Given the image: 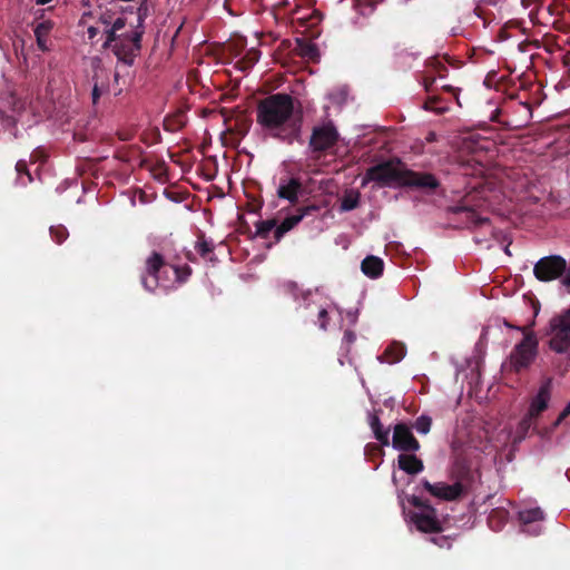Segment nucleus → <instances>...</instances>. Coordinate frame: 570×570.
Listing matches in <instances>:
<instances>
[{"label": "nucleus", "instance_id": "nucleus-1", "mask_svg": "<svg viewBox=\"0 0 570 570\" xmlns=\"http://www.w3.org/2000/svg\"><path fill=\"white\" fill-rule=\"evenodd\" d=\"M256 124L266 137L293 145L301 139L303 116L291 95L276 92L257 101Z\"/></svg>", "mask_w": 570, "mask_h": 570}, {"label": "nucleus", "instance_id": "nucleus-7", "mask_svg": "<svg viewBox=\"0 0 570 570\" xmlns=\"http://www.w3.org/2000/svg\"><path fill=\"white\" fill-rule=\"evenodd\" d=\"M567 273V261L560 255L540 258L533 267V274L540 282H551Z\"/></svg>", "mask_w": 570, "mask_h": 570}, {"label": "nucleus", "instance_id": "nucleus-50", "mask_svg": "<svg viewBox=\"0 0 570 570\" xmlns=\"http://www.w3.org/2000/svg\"><path fill=\"white\" fill-rule=\"evenodd\" d=\"M570 415V403H568L564 409L559 414V421L566 420Z\"/></svg>", "mask_w": 570, "mask_h": 570}, {"label": "nucleus", "instance_id": "nucleus-28", "mask_svg": "<svg viewBox=\"0 0 570 570\" xmlns=\"http://www.w3.org/2000/svg\"><path fill=\"white\" fill-rule=\"evenodd\" d=\"M276 227H277V220L275 218L259 220L256 223V235L263 239H267L272 232L275 235Z\"/></svg>", "mask_w": 570, "mask_h": 570}, {"label": "nucleus", "instance_id": "nucleus-57", "mask_svg": "<svg viewBox=\"0 0 570 570\" xmlns=\"http://www.w3.org/2000/svg\"><path fill=\"white\" fill-rule=\"evenodd\" d=\"M116 157H117V158H119V159H121V160H127V159L121 155V153H120V151H118V153H117V156H116Z\"/></svg>", "mask_w": 570, "mask_h": 570}, {"label": "nucleus", "instance_id": "nucleus-35", "mask_svg": "<svg viewBox=\"0 0 570 570\" xmlns=\"http://www.w3.org/2000/svg\"><path fill=\"white\" fill-rule=\"evenodd\" d=\"M51 238L57 244H62L69 236L68 229L63 225H56L50 227Z\"/></svg>", "mask_w": 570, "mask_h": 570}, {"label": "nucleus", "instance_id": "nucleus-21", "mask_svg": "<svg viewBox=\"0 0 570 570\" xmlns=\"http://www.w3.org/2000/svg\"><path fill=\"white\" fill-rule=\"evenodd\" d=\"M406 354V347L403 343L393 342L390 344L383 354L379 356L381 362H386L389 364H394L400 362Z\"/></svg>", "mask_w": 570, "mask_h": 570}, {"label": "nucleus", "instance_id": "nucleus-31", "mask_svg": "<svg viewBox=\"0 0 570 570\" xmlns=\"http://www.w3.org/2000/svg\"><path fill=\"white\" fill-rule=\"evenodd\" d=\"M330 322V316L326 307L316 306V317H311V323L317 325L322 330H326Z\"/></svg>", "mask_w": 570, "mask_h": 570}, {"label": "nucleus", "instance_id": "nucleus-16", "mask_svg": "<svg viewBox=\"0 0 570 570\" xmlns=\"http://www.w3.org/2000/svg\"><path fill=\"white\" fill-rule=\"evenodd\" d=\"M551 390H552V380H544L537 393V395L532 399L528 413L531 416L538 417L543 411L548 409L549 401L551 399Z\"/></svg>", "mask_w": 570, "mask_h": 570}, {"label": "nucleus", "instance_id": "nucleus-24", "mask_svg": "<svg viewBox=\"0 0 570 570\" xmlns=\"http://www.w3.org/2000/svg\"><path fill=\"white\" fill-rule=\"evenodd\" d=\"M361 194L358 190L350 189L345 191L342 200L340 209L342 212H350L358 207L360 205Z\"/></svg>", "mask_w": 570, "mask_h": 570}, {"label": "nucleus", "instance_id": "nucleus-60", "mask_svg": "<svg viewBox=\"0 0 570 570\" xmlns=\"http://www.w3.org/2000/svg\"><path fill=\"white\" fill-rule=\"evenodd\" d=\"M187 258H188L189 261H191V262H194V261H195V258L193 257V255H191L190 253H188V254H187Z\"/></svg>", "mask_w": 570, "mask_h": 570}, {"label": "nucleus", "instance_id": "nucleus-13", "mask_svg": "<svg viewBox=\"0 0 570 570\" xmlns=\"http://www.w3.org/2000/svg\"><path fill=\"white\" fill-rule=\"evenodd\" d=\"M439 186L440 181L433 174L405 168L402 187L434 191Z\"/></svg>", "mask_w": 570, "mask_h": 570}, {"label": "nucleus", "instance_id": "nucleus-12", "mask_svg": "<svg viewBox=\"0 0 570 570\" xmlns=\"http://www.w3.org/2000/svg\"><path fill=\"white\" fill-rule=\"evenodd\" d=\"M421 485L431 495L444 501H455L464 492V487L461 482H455L454 484H446L444 482L431 483L424 479L421 481Z\"/></svg>", "mask_w": 570, "mask_h": 570}, {"label": "nucleus", "instance_id": "nucleus-19", "mask_svg": "<svg viewBox=\"0 0 570 570\" xmlns=\"http://www.w3.org/2000/svg\"><path fill=\"white\" fill-rule=\"evenodd\" d=\"M361 271L370 278H377L383 274L384 262L377 256L368 255L362 261Z\"/></svg>", "mask_w": 570, "mask_h": 570}, {"label": "nucleus", "instance_id": "nucleus-2", "mask_svg": "<svg viewBox=\"0 0 570 570\" xmlns=\"http://www.w3.org/2000/svg\"><path fill=\"white\" fill-rule=\"evenodd\" d=\"M147 17V8L140 6L137 13V24H131L130 31L121 32L116 43L110 49L118 61L125 66H132L141 50V40L145 33L144 22Z\"/></svg>", "mask_w": 570, "mask_h": 570}, {"label": "nucleus", "instance_id": "nucleus-17", "mask_svg": "<svg viewBox=\"0 0 570 570\" xmlns=\"http://www.w3.org/2000/svg\"><path fill=\"white\" fill-rule=\"evenodd\" d=\"M303 191V184L298 178L292 177L289 179H282L278 188L277 196L282 199L288 200L291 204L298 202V196Z\"/></svg>", "mask_w": 570, "mask_h": 570}, {"label": "nucleus", "instance_id": "nucleus-32", "mask_svg": "<svg viewBox=\"0 0 570 570\" xmlns=\"http://www.w3.org/2000/svg\"><path fill=\"white\" fill-rule=\"evenodd\" d=\"M428 67L435 72V77L445 78L448 76L446 63L438 57L431 58L428 61Z\"/></svg>", "mask_w": 570, "mask_h": 570}, {"label": "nucleus", "instance_id": "nucleus-6", "mask_svg": "<svg viewBox=\"0 0 570 570\" xmlns=\"http://www.w3.org/2000/svg\"><path fill=\"white\" fill-rule=\"evenodd\" d=\"M409 502L420 510L411 514V521L419 531L425 533H439L442 531V523L438 518L435 508L416 495H412Z\"/></svg>", "mask_w": 570, "mask_h": 570}, {"label": "nucleus", "instance_id": "nucleus-41", "mask_svg": "<svg viewBox=\"0 0 570 570\" xmlns=\"http://www.w3.org/2000/svg\"><path fill=\"white\" fill-rule=\"evenodd\" d=\"M355 341L356 334L352 330H346L342 340V346L346 350V353L350 352V348L355 343Z\"/></svg>", "mask_w": 570, "mask_h": 570}, {"label": "nucleus", "instance_id": "nucleus-27", "mask_svg": "<svg viewBox=\"0 0 570 570\" xmlns=\"http://www.w3.org/2000/svg\"><path fill=\"white\" fill-rule=\"evenodd\" d=\"M543 519V512L540 508H532L519 512V520L523 525L541 521Z\"/></svg>", "mask_w": 570, "mask_h": 570}, {"label": "nucleus", "instance_id": "nucleus-51", "mask_svg": "<svg viewBox=\"0 0 570 570\" xmlns=\"http://www.w3.org/2000/svg\"><path fill=\"white\" fill-rule=\"evenodd\" d=\"M87 32L89 39H94L98 35V29L96 27H89Z\"/></svg>", "mask_w": 570, "mask_h": 570}, {"label": "nucleus", "instance_id": "nucleus-33", "mask_svg": "<svg viewBox=\"0 0 570 570\" xmlns=\"http://www.w3.org/2000/svg\"><path fill=\"white\" fill-rule=\"evenodd\" d=\"M281 291L291 297H293L295 301H298L302 298V294L304 293L301 291L298 285L293 281H286L281 285Z\"/></svg>", "mask_w": 570, "mask_h": 570}, {"label": "nucleus", "instance_id": "nucleus-26", "mask_svg": "<svg viewBox=\"0 0 570 570\" xmlns=\"http://www.w3.org/2000/svg\"><path fill=\"white\" fill-rule=\"evenodd\" d=\"M302 301H303V303L299 305V308H303L304 311H306V314L304 315L305 321L311 322V317H316V306H321V305L312 299L311 292L303 293Z\"/></svg>", "mask_w": 570, "mask_h": 570}, {"label": "nucleus", "instance_id": "nucleus-62", "mask_svg": "<svg viewBox=\"0 0 570 570\" xmlns=\"http://www.w3.org/2000/svg\"><path fill=\"white\" fill-rule=\"evenodd\" d=\"M504 252H505L508 255H511V254H510V250H509V247H505Z\"/></svg>", "mask_w": 570, "mask_h": 570}, {"label": "nucleus", "instance_id": "nucleus-8", "mask_svg": "<svg viewBox=\"0 0 570 570\" xmlns=\"http://www.w3.org/2000/svg\"><path fill=\"white\" fill-rule=\"evenodd\" d=\"M481 206V202L478 198L476 193H469L464 195L455 205L449 206L448 212L452 214H464L466 222L473 226H481L489 223L488 217L479 215L478 209Z\"/></svg>", "mask_w": 570, "mask_h": 570}, {"label": "nucleus", "instance_id": "nucleus-56", "mask_svg": "<svg viewBox=\"0 0 570 570\" xmlns=\"http://www.w3.org/2000/svg\"><path fill=\"white\" fill-rule=\"evenodd\" d=\"M443 89L446 90V91H453V87L452 86H443Z\"/></svg>", "mask_w": 570, "mask_h": 570}, {"label": "nucleus", "instance_id": "nucleus-39", "mask_svg": "<svg viewBox=\"0 0 570 570\" xmlns=\"http://www.w3.org/2000/svg\"><path fill=\"white\" fill-rule=\"evenodd\" d=\"M170 267L174 269L176 278L180 283L186 282L187 278L191 274V268L188 265H185L183 267H178V266H170Z\"/></svg>", "mask_w": 570, "mask_h": 570}, {"label": "nucleus", "instance_id": "nucleus-14", "mask_svg": "<svg viewBox=\"0 0 570 570\" xmlns=\"http://www.w3.org/2000/svg\"><path fill=\"white\" fill-rule=\"evenodd\" d=\"M321 209L318 205H306L297 209V214L286 217L281 224H277L275 228V242H279L286 233L297 226L304 217L313 215Z\"/></svg>", "mask_w": 570, "mask_h": 570}, {"label": "nucleus", "instance_id": "nucleus-20", "mask_svg": "<svg viewBox=\"0 0 570 570\" xmlns=\"http://www.w3.org/2000/svg\"><path fill=\"white\" fill-rule=\"evenodd\" d=\"M368 424L372 429L374 438L382 446L390 445V429H384L376 413H368Z\"/></svg>", "mask_w": 570, "mask_h": 570}, {"label": "nucleus", "instance_id": "nucleus-45", "mask_svg": "<svg viewBox=\"0 0 570 570\" xmlns=\"http://www.w3.org/2000/svg\"><path fill=\"white\" fill-rule=\"evenodd\" d=\"M435 78H436L435 76H425L423 78V86H424V89L426 92L432 91V87L434 85Z\"/></svg>", "mask_w": 570, "mask_h": 570}, {"label": "nucleus", "instance_id": "nucleus-4", "mask_svg": "<svg viewBox=\"0 0 570 570\" xmlns=\"http://www.w3.org/2000/svg\"><path fill=\"white\" fill-rule=\"evenodd\" d=\"M405 166L400 159H390L370 167L362 181L365 186L368 181H375L380 186H399L402 187Z\"/></svg>", "mask_w": 570, "mask_h": 570}, {"label": "nucleus", "instance_id": "nucleus-22", "mask_svg": "<svg viewBox=\"0 0 570 570\" xmlns=\"http://www.w3.org/2000/svg\"><path fill=\"white\" fill-rule=\"evenodd\" d=\"M186 122V114L183 110H177L165 117L163 126L166 131L177 132L185 127Z\"/></svg>", "mask_w": 570, "mask_h": 570}, {"label": "nucleus", "instance_id": "nucleus-40", "mask_svg": "<svg viewBox=\"0 0 570 570\" xmlns=\"http://www.w3.org/2000/svg\"><path fill=\"white\" fill-rule=\"evenodd\" d=\"M537 417L531 416L530 413H527V415L520 421L518 426V432L521 433L523 436L528 433V431L531 429L533 424V420Z\"/></svg>", "mask_w": 570, "mask_h": 570}, {"label": "nucleus", "instance_id": "nucleus-53", "mask_svg": "<svg viewBox=\"0 0 570 570\" xmlns=\"http://www.w3.org/2000/svg\"><path fill=\"white\" fill-rule=\"evenodd\" d=\"M561 423H562V421H559V416H558L557 420L552 423L549 432L554 431Z\"/></svg>", "mask_w": 570, "mask_h": 570}, {"label": "nucleus", "instance_id": "nucleus-49", "mask_svg": "<svg viewBox=\"0 0 570 570\" xmlns=\"http://www.w3.org/2000/svg\"><path fill=\"white\" fill-rule=\"evenodd\" d=\"M36 39H37V45H38L39 49L42 51L47 50V38L36 36Z\"/></svg>", "mask_w": 570, "mask_h": 570}, {"label": "nucleus", "instance_id": "nucleus-58", "mask_svg": "<svg viewBox=\"0 0 570 570\" xmlns=\"http://www.w3.org/2000/svg\"><path fill=\"white\" fill-rule=\"evenodd\" d=\"M504 324H505V326H508V327H511V328H515V330H518V328H517L518 326H513V325H511V324H510V323H508V322H504Z\"/></svg>", "mask_w": 570, "mask_h": 570}, {"label": "nucleus", "instance_id": "nucleus-9", "mask_svg": "<svg viewBox=\"0 0 570 570\" xmlns=\"http://www.w3.org/2000/svg\"><path fill=\"white\" fill-rule=\"evenodd\" d=\"M338 132L333 124L314 127L309 138V148L314 153H323L336 145Z\"/></svg>", "mask_w": 570, "mask_h": 570}, {"label": "nucleus", "instance_id": "nucleus-38", "mask_svg": "<svg viewBox=\"0 0 570 570\" xmlns=\"http://www.w3.org/2000/svg\"><path fill=\"white\" fill-rule=\"evenodd\" d=\"M52 28H53V22L50 20H45L36 26L33 32H35V36L47 38L48 35L50 33V31L52 30Z\"/></svg>", "mask_w": 570, "mask_h": 570}, {"label": "nucleus", "instance_id": "nucleus-47", "mask_svg": "<svg viewBox=\"0 0 570 570\" xmlns=\"http://www.w3.org/2000/svg\"><path fill=\"white\" fill-rule=\"evenodd\" d=\"M503 514H504V512H503V511H499V510H493V511L490 513V515H489V523H490V527H491L492 529H494V527H493V521H494V519H495V518H499V519H500V518H502V517H503Z\"/></svg>", "mask_w": 570, "mask_h": 570}, {"label": "nucleus", "instance_id": "nucleus-29", "mask_svg": "<svg viewBox=\"0 0 570 570\" xmlns=\"http://www.w3.org/2000/svg\"><path fill=\"white\" fill-rule=\"evenodd\" d=\"M252 127V119L245 114L239 112L235 119L233 131L240 137H245Z\"/></svg>", "mask_w": 570, "mask_h": 570}, {"label": "nucleus", "instance_id": "nucleus-48", "mask_svg": "<svg viewBox=\"0 0 570 570\" xmlns=\"http://www.w3.org/2000/svg\"><path fill=\"white\" fill-rule=\"evenodd\" d=\"M101 96V90L98 85H95L91 91L92 102L96 105Z\"/></svg>", "mask_w": 570, "mask_h": 570}, {"label": "nucleus", "instance_id": "nucleus-5", "mask_svg": "<svg viewBox=\"0 0 570 570\" xmlns=\"http://www.w3.org/2000/svg\"><path fill=\"white\" fill-rule=\"evenodd\" d=\"M547 334L551 336L549 347L553 352L570 355V308L549 321Z\"/></svg>", "mask_w": 570, "mask_h": 570}, {"label": "nucleus", "instance_id": "nucleus-3", "mask_svg": "<svg viewBox=\"0 0 570 570\" xmlns=\"http://www.w3.org/2000/svg\"><path fill=\"white\" fill-rule=\"evenodd\" d=\"M517 328L523 333V338L512 348L507 362V367L511 372L520 373L528 370L535 361L539 351V342L532 331H528L527 327Z\"/></svg>", "mask_w": 570, "mask_h": 570}, {"label": "nucleus", "instance_id": "nucleus-59", "mask_svg": "<svg viewBox=\"0 0 570 570\" xmlns=\"http://www.w3.org/2000/svg\"><path fill=\"white\" fill-rule=\"evenodd\" d=\"M433 139H434V134H432V132H431V134L429 135V137H428V140H429V141H432Z\"/></svg>", "mask_w": 570, "mask_h": 570}, {"label": "nucleus", "instance_id": "nucleus-11", "mask_svg": "<svg viewBox=\"0 0 570 570\" xmlns=\"http://www.w3.org/2000/svg\"><path fill=\"white\" fill-rule=\"evenodd\" d=\"M392 445L403 453H415L420 450V442L405 423H397L393 429Z\"/></svg>", "mask_w": 570, "mask_h": 570}, {"label": "nucleus", "instance_id": "nucleus-25", "mask_svg": "<svg viewBox=\"0 0 570 570\" xmlns=\"http://www.w3.org/2000/svg\"><path fill=\"white\" fill-rule=\"evenodd\" d=\"M297 46L299 50V56L303 58H307L309 60L316 61L320 58V51L315 43L297 40Z\"/></svg>", "mask_w": 570, "mask_h": 570}, {"label": "nucleus", "instance_id": "nucleus-18", "mask_svg": "<svg viewBox=\"0 0 570 570\" xmlns=\"http://www.w3.org/2000/svg\"><path fill=\"white\" fill-rule=\"evenodd\" d=\"M399 469L410 475H415L424 470L423 461L414 453H402L397 456Z\"/></svg>", "mask_w": 570, "mask_h": 570}, {"label": "nucleus", "instance_id": "nucleus-52", "mask_svg": "<svg viewBox=\"0 0 570 570\" xmlns=\"http://www.w3.org/2000/svg\"><path fill=\"white\" fill-rule=\"evenodd\" d=\"M40 156H42V154L38 150L33 151L31 155H30V161L33 163V161H37Z\"/></svg>", "mask_w": 570, "mask_h": 570}, {"label": "nucleus", "instance_id": "nucleus-63", "mask_svg": "<svg viewBox=\"0 0 570 570\" xmlns=\"http://www.w3.org/2000/svg\"><path fill=\"white\" fill-rule=\"evenodd\" d=\"M569 403H570V401H569Z\"/></svg>", "mask_w": 570, "mask_h": 570}, {"label": "nucleus", "instance_id": "nucleus-30", "mask_svg": "<svg viewBox=\"0 0 570 570\" xmlns=\"http://www.w3.org/2000/svg\"><path fill=\"white\" fill-rule=\"evenodd\" d=\"M195 249L197 253L205 259L210 262L214 261V257L210 256L214 252V245L212 242L207 240L204 235H202L198 242L195 245Z\"/></svg>", "mask_w": 570, "mask_h": 570}, {"label": "nucleus", "instance_id": "nucleus-34", "mask_svg": "<svg viewBox=\"0 0 570 570\" xmlns=\"http://www.w3.org/2000/svg\"><path fill=\"white\" fill-rule=\"evenodd\" d=\"M431 426L432 419L425 414L420 415L413 424V428L421 434H428L431 430Z\"/></svg>", "mask_w": 570, "mask_h": 570}, {"label": "nucleus", "instance_id": "nucleus-44", "mask_svg": "<svg viewBox=\"0 0 570 570\" xmlns=\"http://www.w3.org/2000/svg\"><path fill=\"white\" fill-rule=\"evenodd\" d=\"M127 26V19L125 17H118L112 20L111 27L118 32H124L122 30Z\"/></svg>", "mask_w": 570, "mask_h": 570}, {"label": "nucleus", "instance_id": "nucleus-42", "mask_svg": "<svg viewBox=\"0 0 570 570\" xmlns=\"http://www.w3.org/2000/svg\"><path fill=\"white\" fill-rule=\"evenodd\" d=\"M16 170L19 176L26 175L28 177V183L32 181V176L28 169V165L26 160H18L16 164Z\"/></svg>", "mask_w": 570, "mask_h": 570}, {"label": "nucleus", "instance_id": "nucleus-54", "mask_svg": "<svg viewBox=\"0 0 570 570\" xmlns=\"http://www.w3.org/2000/svg\"><path fill=\"white\" fill-rule=\"evenodd\" d=\"M119 138H120V140L126 141V140L130 139V135L127 134V132L126 134H119Z\"/></svg>", "mask_w": 570, "mask_h": 570}, {"label": "nucleus", "instance_id": "nucleus-43", "mask_svg": "<svg viewBox=\"0 0 570 570\" xmlns=\"http://www.w3.org/2000/svg\"><path fill=\"white\" fill-rule=\"evenodd\" d=\"M431 541L440 548L450 549L452 546L450 537L446 535L432 537Z\"/></svg>", "mask_w": 570, "mask_h": 570}, {"label": "nucleus", "instance_id": "nucleus-55", "mask_svg": "<svg viewBox=\"0 0 570 570\" xmlns=\"http://www.w3.org/2000/svg\"><path fill=\"white\" fill-rule=\"evenodd\" d=\"M38 4H47L49 3L51 0H36Z\"/></svg>", "mask_w": 570, "mask_h": 570}, {"label": "nucleus", "instance_id": "nucleus-37", "mask_svg": "<svg viewBox=\"0 0 570 570\" xmlns=\"http://www.w3.org/2000/svg\"><path fill=\"white\" fill-rule=\"evenodd\" d=\"M261 52L257 49H250L246 52L245 58L239 63L243 65V69L250 68L259 59Z\"/></svg>", "mask_w": 570, "mask_h": 570}, {"label": "nucleus", "instance_id": "nucleus-61", "mask_svg": "<svg viewBox=\"0 0 570 570\" xmlns=\"http://www.w3.org/2000/svg\"><path fill=\"white\" fill-rule=\"evenodd\" d=\"M118 78H119V71L116 70V72H115V80L118 81Z\"/></svg>", "mask_w": 570, "mask_h": 570}, {"label": "nucleus", "instance_id": "nucleus-10", "mask_svg": "<svg viewBox=\"0 0 570 570\" xmlns=\"http://www.w3.org/2000/svg\"><path fill=\"white\" fill-rule=\"evenodd\" d=\"M167 265L164 256L153 252L145 262V273L141 275V285L146 291L154 292L159 285V273Z\"/></svg>", "mask_w": 570, "mask_h": 570}, {"label": "nucleus", "instance_id": "nucleus-15", "mask_svg": "<svg viewBox=\"0 0 570 570\" xmlns=\"http://www.w3.org/2000/svg\"><path fill=\"white\" fill-rule=\"evenodd\" d=\"M321 209L318 205H306L297 209V214L286 217L281 224H277L275 228V242H279L286 233L297 226L304 217L313 215Z\"/></svg>", "mask_w": 570, "mask_h": 570}, {"label": "nucleus", "instance_id": "nucleus-46", "mask_svg": "<svg viewBox=\"0 0 570 570\" xmlns=\"http://www.w3.org/2000/svg\"><path fill=\"white\" fill-rule=\"evenodd\" d=\"M112 14L110 12H105L100 16L99 21L105 26H111L112 23Z\"/></svg>", "mask_w": 570, "mask_h": 570}, {"label": "nucleus", "instance_id": "nucleus-23", "mask_svg": "<svg viewBox=\"0 0 570 570\" xmlns=\"http://www.w3.org/2000/svg\"><path fill=\"white\" fill-rule=\"evenodd\" d=\"M423 108L429 111H434L439 115L444 114L449 110L448 104L443 100L442 97L438 95L429 96L423 104Z\"/></svg>", "mask_w": 570, "mask_h": 570}, {"label": "nucleus", "instance_id": "nucleus-36", "mask_svg": "<svg viewBox=\"0 0 570 570\" xmlns=\"http://www.w3.org/2000/svg\"><path fill=\"white\" fill-rule=\"evenodd\" d=\"M121 32L115 30L111 26L105 30L106 40L102 43L104 49H111L112 45L116 43Z\"/></svg>", "mask_w": 570, "mask_h": 570}]
</instances>
